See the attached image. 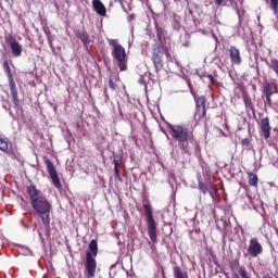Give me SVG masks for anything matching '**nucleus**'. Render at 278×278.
<instances>
[{"label":"nucleus","instance_id":"obj_1","mask_svg":"<svg viewBox=\"0 0 278 278\" xmlns=\"http://www.w3.org/2000/svg\"><path fill=\"white\" fill-rule=\"evenodd\" d=\"M26 192L34 212H36L39 218H41V223L45 225L46 229H50L52 210L51 202H49L45 195L40 194V190H38L35 185L28 186Z\"/></svg>","mask_w":278,"mask_h":278},{"label":"nucleus","instance_id":"obj_2","mask_svg":"<svg viewBox=\"0 0 278 278\" xmlns=\"http://www.w3.org/2000/svg\"><path fill=\"white\" fill-rule=\"evenodd\" d=\"M167 129L169 136L178 142V147L184 153H189L190 146L188 144L194 142V131L184 125H173L170 123H167Z\"/></svg>","mask_w":278,"mask_h":278},{"label":"nucleus","instance_id":"obj_3","mask_svg":"<svg viewBox=\"0 0 278 278\" xmlns=\"http://www.w3.org/2000/svg\"><path fill=\"white\" fill-rule=\"evenodd\" d=\"M164 56H166V60H172L168 46L153 45L151 58L156 71H162V68H164Z\"/></svg>","mask_w":278,"mask_h":278},{"label":"nucleus","instance_id":"obj_4","mask_svg":"<svg viewBox=\"0 0 278 278\" xmlns=\"http://www.w3.org/2000/svg\"><path fill=\"white\" fill-rule=\"evenodd\" d=\"M109 45L113 49L112 58L116 60V64L119 71L121 72L127 71V52L125 51L123 46H121V43H118V40L116 39H110Z\"/></svg>","mask_w":278,"mask_h":278},{"label":"nucleus","instance_id":"obj_5","mask_svg":"<svg viewBox=\"0 0 278 278\" xmlns=\"http://www.w3.org/2000/svg\"><path fill=\"white\" fill-rule=\"evenodd\" d=\"M143 210L146 212L148 236L153 244H157V224L153 217V208L149 201H143Z\"/></svg>","mask_w":278,"mask_h":278},{"label":"nucleus","instance_id":"obj_6","mask_svg":"<svg viewBox=\"0 0 278 278\" xmlns=\"http://www.w3.org/2000/svg\"><path fill=\"white\" fill-rule=\"evenodd\" d=\"M89 251L86 254V264H85V268L89 275V277H94L96 273H97V260H94V257H97L98 253H99V244L97 243V240L92 239L89 243Z\"/></svg>","mask_w":278,"mask_h":278},{"label":"nucleus","instance_id":"obj_7","mask_svg":"<svg viewBox=\"0 0 278 278\" xmlns=\"http://www.w3.org/2000/svg\"><path fill=\"white\" fill-rule=\"evenodd\" d=\"M3 71L8 77L9 87L11 91V97L13 99V103L15 108H18L20 100H18V91L16 90V83L14 81V75L12 74V68L10 67V63L8 60L3 62Z\"/></svg>","mask_w":278,"mask_h":278},{"label":"nucleus","instance_id":"obj_8","mask_svg":"<svg viewBox=\"0 0 278 278\" xmlns=\"http://www.w3.org/2000/svg\"><path fill=\"white\" fill-rule=\"evenodd\" d=\"M45 164L47 166L48 175L56 190H62V182L60 181V176L58 175V169H55V165H53V162L51 160L46 159Z\"/></svg>","mask_w":278,"mask_h":278},{"label":"nucleus","instance_id":"obj_9","mask_svg":"<svg viewBox=\"0 0 278 278\" xmlns=\"http://www.w3.org/2000/svg\"><path fill=\"white\" fill-rule=\"evenodd\" d=\"M278 85L277 83H269L265 80L263 83V94L265 96L267 105L273 106V94H277Z\"/></svg>","mask_w":278,"mask_h":278},{"label":"nucleus","instance_id":"obj_10","mask_svg":"<svg viewBox=\"0 0 278 278\" xmlns=\"http://www.w3.org/2000/svg\"><path fill=\"white\" fill-rule=\"evenodd\" d=\"M264 253V247H262V243H260V240L257 238L250 239V243L248 247V254L250 257H260Z\"/></svg>","mask_w":278,"mask_h":278},{"label":"nucleus","instance_id":"obj_11","mask_svg":"<svg viewBox=\"0 0 278 278\" xmlns=\"http://www.w3.org/2000/svg\"><path fill=\"white\" fill-rule=\"evenodd\" d=\"M205 103H207V99L204 96L198 98L197 101V110H195V118L198 121H203L205 116H207V110L205 109Z\"/></svg>","mask_w":278,"mask_h":278},{"label":"nucleus","instance_id":"obj_12","mask_svg":"<svg viewBox=\"0 0 278 278\" xmlns=\"http://www.w3.org/2000/svg\"><path fill=\"white\" fill-rule=\"evenodd\" d=\"M229 55H230L231 64H236L237 66H240V64H242V56L240 55V49H238L236 46L230 47Z\"/></svg>","mask_w":278,"mask_h":278},{"label":"nucleus","instance_id":"obj_13","mask_svg":"<svg viewBox=\"0 0 278 278\" xmlns=\"http://www.w3.org/2000/svg\"><path fill=\"white\" fill-rule=\"evenodd\" d=\"M270 119L268 117H264L261 119V131L263 132V136L265 140H268L270 138Z\"/></svg>","mask_w":278,"mask_h":278},{"label":"nucleus","instance_id":"obj_14","mask_svg":"<svg viewBox=\"0 0 278 278\" xmlns=\"http://www.w3.org/2000/svg\"><path fill=\"white\" fill-rule=\"evenodd\" d=\"M156 31V42L154 45H159L161 47H166V34L164 33V28L162 26H155Z\"/></svg>","mask_w":278,"mask_h":278},{"label":"nucleus","instance_id":"obj_15","mask_svg":"<svg viewBox=\"0 0 278 278\" xmlns=\"http://www.w3.org/2000/svg\"><path fill=\"white\" fill-rule=\"evenodd\" d=\"M92 8L99 16H105L108 14V9H105V4L101 0H92Z\"/></svg>","mask_w":278,"mask_h":278},{"label":"nucleus","instance_id":"obj_16","mask_svg":"<svg viewBox=\"0 0 278 278\" xmlns=\"http://www.w3.org/2000/svg\"><path fill=\"white\" fill-rule=\"evenodd\" d=\"M10 49L13 58H21V55H23V46H21L18 41L13 42Z\"/></svg>","mask_w":278,"mask_h":278},{"label":"nucleus","instance_id":"obj_17","mask_svg":"<svg viewBox=\"0 0 278 278\" xmlns=\"http://www.w3.org/2000/svg\"><path fill=\"white\" fill-rule=\"evenodd\" d=\"M247 175L249 186H251L252 188H257L260 184V178L257 177V174H254L253 172H248Z\"/></svg>","mask_w":278,"mask_h":278},{"label":"nucleus","instance_id":"obj_18","mask_svg":"<svg viewBox=\"0 0 278 278\" xmlns=\"http://www.w3.org/2000/svg\"><path fill=\"white\" fill-rule=\"evenodd\" d=\"M210 197L213 199V201H220V194H218V187H216V184L210 182Z\"/></svg>","mask_w":278,"mask_h":278},{"label":"nucleus","instance_id":"obj_19","mask_svg":"<svg viewBox=\"0 0 278 278\" xmlns=\"http://www.w3.org/2000/svg\"><path fill=\"white\" fill-rule=\"evenodd\" d=\"M174 278H189L188 271L181 269L179 266L173 267Z\"/></svg>","mask_w":278,"mask_h":278},{"label":"nucleus","instance_id":"obj_20","mask_svg":"<svg viewBox=\"0 0 278 278\" xmlns=\"http://www.w3.org/2000/svg\"><path fill=\"white\" fill-rule=\"evenodd\" d=\"M198 190H200L202 194H207L210 192V188L201 180V176H198Z\"/></svg>","mask_w":278,"mask_h":278},{"label":"nucleus","instance_id":"obj_21","mask_svg":"<svg viewBox=\"0 0 278 278\" xmlns=\"http://www.w3.org/2000/svg\"><path fill=\"white\" fill-rule=\"evenodd\" d=\"M77 37L81 40L83 45H90V35H88V33L80 31Z\"/></svg>","mask_w":278,"mask_h":278},{"label":"nucleus","instance_id":"obj_22","mask_svg":"<svg viewBox=\"0 0 278 278\" xmlns=\"http://www.w3.org/2000/svg\"><path fill=\"white\" fill-rule=\"evenodd\" d=\"M8 149H9V142L8 139L5 138H1L0 137V151H3L4 153H8Z\"/></svg>","mask_w":278,"mask_h":278},{"label":"nucleus","instance_id":"obj_23","mask_svg":"<svg viewBox=\"0 0 278 278\" xmlns=\"http://www.w3.org/2000/svg\"><path fill=\"white\" fill-rule=\"evenodd\" d=\"M114 166H121L123 164V154H113Z\"/></svg>","mask_w":278,"mask_h":278},{"label":"nucleus","instance_id":"obj_24","mask_svg":"<svg viewBox=\"0 0 278 278\" xmlns=\"http://www.w3.org/2000/svg\"><path fill=\"white\" fill-rule=\"evenodd\" d=\"M269 66L274 71V73H276V75H278V60L271 59Z\"/></svg>","mask_w":278,"mask_h":278},{"label":"nucleus","instance_id":"obj_25","mask_svg":"<svg viewBox=\"0 0 278 278\" xmlns=\"http://www.w3.org/2000/svg\"><path fill=\"white\" fill-rule=\"evenodd\" d=\"M270 8L275 16H278V0H270Z\"/></svg>","mask_w":278,"mask_h":278},{"label":"nucleus","instance_id":"obj_26","mask_svg":"<svg viewBox=\"0 0 278 278\" xmlns=\"http://www.w3.org/2000/svg\"><path fill=\"white\" fill-rule=\"evenodd\" d=\"M4 40H5L7 45H9L10 47H12L13 42H17L16 38H14V36H12V35L5 36Z\"/></svg>","mask_w":278,"mask_h":278},{"label":"nucleus","instance_id":"obj_27","mask_svg":"<svg viewBox=\"0 0 278 278\" xmlns=\"http://www.w3.org/2000/svg\"><path fill=\"white\" fill-rule=\"evenodd\" d=\"M243 101H244L245 108H250V109L253 108V104L251 102V98L249 96H244Z\"/></svg>","mask_w":278,"mask_h":278},{"label":"nucleus","instance_id":"obj_28","mask_svg":"<svg viewBox=\"0 0 278 278\" xmlns=\"http://www.w3.org/2000/svg\"><path fill=\"white\" fill-rule=\"evenodd\" d=\"M115 179L117 181H123V177H121V170H118V166H114Z\"/></svg>","mask_w":278,"mask_h":278},{"label":"nucleus","instance_id":"obj_29","mask_svg":"<svg viewBox=\"0 0 278 278\" xmlns=\"http://www.w3.org/2000/svg\"><path fill=\"white\" fill-rule=\"evenodd\" d=\"M204 77H207V79H210V81H211V84H213V86H216V84H218V81L212 74H206V75H204Z\"/></svg>","mask_w":278,"mask_h":278},{"label":"nucleus","instance_id":"obj_30","mask_svg":"<svg viewBox=\"0 0 278 278\" xmlns=\"http://www.w3.org/2000/svg\"><path fill=\"white\" fill-rule=\"evenodd\" d=\"M109 87L111 90H116V81H114V78H109Z\"/></svg>","mask_w":278,"mask_h":278},{"label":"nucleus","instance_id":"obj_31","mask_svg":"<svg viewBox=\"0 0 278 278\" xmlns=\"http://www.w3.org/2000/svg\"><path fill=\"white\" fill-rule=\"evenodd\" d=\"M242 147H249L251 144V139L245 138L241 141Z\"/></svg>","mask_w":278,"mask_h":278},{"label":"nucleus","instance_id":"obj_32","mask_svg":"<svg viewBox=\"0 0 278 278\" xmlns=\"http://www.w3.org/2000/svg\"><path fill=\"white\" fill-rule=\"evenodd\" d=\"M215 1V5H217L218 8H220V5H223V1L224 0H214Z\"/></svg>","mask_w":278,"mask_h":278},{"label":"nucleus","instance_id":"obj_33","mask_svg":"<svg viewBox=\"0 0 278 278\" xmlns=\"http://www.w3.org/2000/svg\"><path fill=\"white\" fill-rule=\"evenodd\" d=\"M117 1V3H119L124 10V12H127V10L125 9V4H123V0H115Z\"/></svg>","mask_w":278,"mask_h":278},{"label":"nucleus","instance_id":"obj_34","mask_svg":"<svg viewBox=\"0 0 278 278\" xmlns=\"http://www.w3.org/2000/svg\"><path fill=\"white\" fill-rule=\"evenodd\" d=\"M188 87L191 92V94L194 92V89L192 88V83L188 81Z\"/></svg>","mask_w":278,"mask_h":278},{"label":"nucleus","instance_id":"obj_35","mask_svg":"<svg viewBox=\"0 0 278 278\" xmlns=\"http://www.w3.org/2000/svg\"><path fill=\"white\" fill-rule=\"evenodd\" d=\"M263 278H275V276H273V274H265Z\"/></svg>","mask_w":278,"mask_h":278},{"label":"nucleus","instance_id":"obj_36","mask_svg":"<svg viewBox=\"0 0 278 278\" xmlns=\"http://www.w3.org/2000/svg\"><path fill=\"white\" fill-rule=\"evenodd\" d=\"M134 18H136V16H135L134 14H130V15L128 16V21H129V22L134 21Z\"/></svg>","mask_w":278,"mask_h":278}]
</instances>
